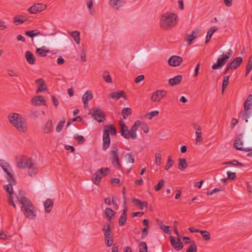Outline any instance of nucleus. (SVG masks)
I'll return each instance as SVG.
<instances>
[{
    "instance_id": "1",
    "label": "nucleus",
    "mask_w": 252,
    "mask_h": 252,
    "mask_svg": "<svg viewBox=\"0 0 252 252\" xmlns=\"http://www.w3.org/2000/svg\"><path fill=\"white\" fill-rule=\"evenodd\" d=\"M8 118L10 123L21 133H26L28 127L27 122L22 116L17 113H12L8 115Z\"/></svg>"
},
{
    "instance_id": "2",
    "label": "nucleus",
    "mask_w": 252,
    "mask_h": 252,
    "mask_svg": "<svg viewBox=\"0 0 252 252\" xmlns=\"http://www.w3.org/2000/svg\"><path fill=\"white\" fill-rule=\"evenodd\" d=\"M119 123L121 126L120 133L124 138L127 139L130 138L132 139H135L136 138V131L141 125L140 121H136L129 130L127 126L125 125L123 120L120 119L119 120Z\"/></svg>"
},
{
    "instance_id": "3",
    "label": "nucleus",
    "mask_w": 252,
    "mask_h": 252,
    "mask_svg": "<svg viewBox=\"0 0 252 252\" xmlns=\"http://www.w3.org/2000/svg\"><path fill=\"white\" fill-rule=\"evenodd\" d=\"M21 204L24 215L29 219H34L36 216V210L31 201L27 197H22Z\"/></svg>"
},
{
    "instance_id": "4",
    "label": "nucleus",
    "mask_w": 252,
    "mask_h": 252,
    "mask_svg": "<svg viewBox=\"0 0 252 252\" xmlns=\"http://www.w3.org/2000/svg\"><path fill=\"white\" fill-rule=\"evenodd\" d=\"M103 145L102 148L103 150H106L110 145V134L112 135L117 134V130L115 126L113 125H107L103 127Z\"/></svg>"
},
{
    "instance_id": "5",
    "label": "nucleus",
    "mask_w": 252,
    "mask_h": 252,
    "mask_svg": "<svg viewBox=\"0 0 252 252\" xmlns=\"http://www.w3.org/2000/svg\"><path fill=\"white\" fill-rule=\"evenodd\" d=\"M252 94H250L245 101L244 109L241 112V115L243 120H245L246 123L252 125V108L250 107L252 106Z\"/></svg>"
},
{
    "instance_id": "6",
    "label": "nucleus",
    "mask_w": 252,
    "mask_h": 252,
    "mask_svg": "<svg viewBox=\"0 0 252 252\" xmlns=\"http://www.w3.org/2000/svg\"><path fill=\"white\" fill-rule=\"evenodd\" d=\"M177 24V16L174 14H165L162 16L160 21L161 27L164 30H169Z\"/></svg>"
},
{
    "instance_id": "7",
    "label": "nucleus",
    "mask_w": 252,
    "mask_h": 252,
    "mask_svg": "<svg viewBox=\"0 0 252 252\" xmlns=\"http://www.w3.org/2000/svg\"><path fill=\"white\" fill-rule=\"evenodd\" d=\"M25 34L31 37L32 41H34L35 44L38 46L42 45L45 41V38L42 36L37 37L33 38L34 37L36 36L42 35V33L37 29L26 31Z\"/></svg>"
},
{
    "instance_id": "8",
    "label": "nucleus",
    "mask_w": 252,
    "mask_h": 252,
    "mask_svg": "<svg viewBox=\"0 0 252 252\" xmlns=\"http://www.w3.org/2000/svg\"><path fill=\"white\" fill-rule=\"evenodd\" d=\"M102 231L104 235V241L107 247H110L113 244V233L110 224L104 223L102 227Z\"/></svg>"
},
{
    "instance_id": "9",
    "label": "nucleus",
    "mask_w": 252,
    "mask_h": 252,
    "mask_svg": "<svg viewBox=\"0 0 252 252\" xmlns=\"http://www.w3.org/2000/svg\"><path fill=\"white\" fill-rule=\"evenodd\" d=\"M232 54V50L231 49H229L226 54H222L221 57L218 59L217 63L212 65V69H217L223 66L227 60L231 57Z\"/></svg>"
},
{
    "instance_id": "10",
    "label": "nucleus",
    "mask_w": 252,
    "mask_h": 252,
    "mask_svg": "<svg viewBox=\"0 0 252 252\" xmlns=\"http://www.w3.org/2000/svg\"><path fill=\"white\" fill-rule=\"evenodd\" d=\"M118 151L119 149L116 147H113L112 150L110 151V159L114 167L118 169H121L122 165L120 162Z\"/></svg>"
},
{
    "instance_id": "11",
    "label": "nucleus",
    "mask_w": 252,
    "mask_h": 252,
    "mask_svg": "<svg viewBox=\"0 0 252 252\" xmlns=\"http://www.w3.org/2000/svg\"><path fill=\"white\" fill-rule=\"evenodd\" d=\"M33 160L27 156H21L17 158V166L21 169L28 168L29 165H32Z\"/></svg>"
},
{
    "instance_id": "12",
    "label": "nucleus",
    "mask_w": 252,
    "mask_h": 252,
    "mask_svg": "<svg viewBox=\"0 0 252 252\" xmlns=\"http://www.w3.org/2000/svg\"><path fill=\"white\" fill-rule=\"evenodd\" d=\"M13 185H10V183H9L7 185H4L3 188L5 191L8 193L7 203L16 209V206L15 203H14V193L13 191L12 187Z\"/></svg>"
},
{
    "instance_id": "13",
    "label": "nucleus",
    "mask_w": 252,
    "mask_h": 252,
    "mask_svg": "<svg viewBox=\"0 0 252 252\" xmlns=\"http://www.w3.org/2000/svg\"><path fill=\"white\" fill-rule=\"evenodd\" d=\"M243 59L241 57H236L231 62L227 64V66L223 72V74H226L230 69H236L242 63Z\"/></svg>"
},
{
    "instance_id": "14",
    "label": "nucleus",
    "mask_w": 252,
    "mask_h": 252,
    "mask_svg": "<svg viewBox=\"0 0 252 252\" xmlns=\"http://www.w3.org/2000/svg\"><path fill=\"white\" fill-rule=\"evenodd\" d=\"M93 110H94L93 117L95 120L98 123H101L105 120V114L103 111L98 108H93Z\"/></svg>"
},
{
    "instance_id": "15",
    "label": "nucleus",
    "mask_w": 252,
    "mask_h": 252,
    "mask_svg": "<svg viewBox=\"0 0 252 252\" xmlns=\"http://www.w3.org/2000/svg\"><path fill=\"white\" fill-rule=\"evenodd\" d=\"M167 92L165 90H157L153 93L151 100L153 102H159L166 95Z\"/></svg>"
},
{
    "instance_id": "16",
    "label": "nucleus",
    "mask_w": 252,
    "mask_h": 252,
    "mask_svg": "<svg viewBox=\"0 0 252 252\" xmlns=\"http://www.w3.org/2000/svg\"><path fill=\"white\" fill-rule=\"evenodd\" d=\"M46 5L42 3H36L31 6L28 9V11L31 14H36L40 13L46 8Z\"/></svg>"
},
{
    "instance_id": "17",
    "label": "nucleus",
    "mask_w": 252,
    "mask_h": 252,
    "mask_svg": "<svg viewBox=\"0 0 252 252\" xmlns=\"http://www.w3.org/2000/svg\"><path fill=\"white\" fill-rule=\"evenodd\" d=\"M183 62V58L178 56H172L168 61L169 65L172 66H178L180 65Z\"/></svg>"
},
{
    "instance_id": "18",
    "label": "nucleus",
    "mask_w": 252,
    "mask_h": 252,
    "mask_svg": "<svg viewBox=\"0 0 252 252\" xmlns=\"http://www.w3.org/2000/svg\"><path fill=\"white\" fill-rule=\"evenodd\" d=\"M171 246L177 250H181L183 248L184 245L179 237H177L176 241L174 237L171 236L169 237Z\"/></svg>"
},
{
    "instance_id": "19",
    "label": "nucleus",
    "mask_w": 252,
    "mask_h": 252,
    "mask_svg": "<svg viewBox=\"0 0 252 252\" xmlns=\"http://www.w3.org/2000/svg\"><path fill=\"white\" fill-rule=\"evenodd\" d=\"M148 55V53L145 50H142L136 54L134 61L136 64H139L142 61L145 60Z\"/></svg>"
},
{
    "instance_id": "20",
    "label": "nucleus",
    "mask_w": 252,
    "mask_h": 252,
    "mask_svg": "<svg viewBox=\"0 0 252 252\" xmlns=\"http://www.w3.org/2000/svg\"><path fill=\"white\" fill-rule=\"evenodd\" d=\"M128 208L127 206H124V210L119 219V224L120 226H124L126 224L127 220V211Z\"/></svg>"
},
{
    "instance_id": "21",
    "label": "nucleus",
    "mask_w": 252,
    "mask_h": 252,
    "mask_svg": "<svg viewBox=\"0 0 252 252\" xmlns=\"http://www.w3.org/2000/svg\"><path fill=\"white\" fill-rule=\"evenodd\" d=\"M32 104L34 105H46V100L42 95H38L32 99Z\"/></svg>"
},
{
    "instance_id": "22",
    "label": "nucleus",
    "mask_w": 252,
    "mask_h": 252,
    "mask_svg": "<svg viewBox=\"0 0 252 252\" xmlns=\"http://www.w3.org/2000/svg\"><path fill=\"white\" fill-rule=\"evenodd\" d=\"M183 79L181 75H178L168 80L169 84L171 86H174L179 85Z\"/></svg>"
},
{
    "instance_id": "23",
    "label": "nucleus",
    "mask_w": 252,
    "mask_h": 252,
    "mask_svg": "<svg viewBox=\"0 0 252 252\" xmlns=\"http://www.w3.org/2000/svg\"><path fill=\"white\" fill-rule=\"evenodd\" d=\"M66 38L67 37L63 35H59L57 36L55 42V46L57 47L62 46Z\"/></svg>"
},
{
    "instance_id": "24",
    "label": "nucleus",
    "mask_w": 252,
    "mask_h": 252,
    "mask_svg": "<svg viewBox=\"0 0 252 252\" xmlns=\"http://www.w3.org/2000/svg\"><path fill=\"white\" fill-rule=\"evenodd\" d=\"M35 83L39 85L36 92L37 94L47 90V88L45 86L44 81L42 79L36 80Z\"/></svg>"
},
{
    "instance_id": "25",
    "label": "nucleus",
    "mask_w": 252,
    "mask_h": 252,
    "mask_svg": "<svg viewBox=\"0 0 252 252\" xmlns=\"http://www.w3.org/2000/svg\"><path fill=\"white\" fill-rule=\"evenodd\" d=\"M110 97L112 98L116 99V100L121 97H123L125 99H126V96L124 92L123 91L118 92H112L110 94Z\"/></svg>"
},
{
    "instance_id": "26",
    "label": "nucleus",
    "mask_w": 252,
    "mask_h": 252,
    "mask_svg": "<svg viewBox=\"0 0 252 252\" xmlns=\"http://www.w3.org/2000/svg\"><path fill=\"white\" fill-rule=\"evenodd\" d=\"M45 211L46 213H50L53 209L54 203L52 199H47L44 202Z\"/></svg>"
},
{
    "instance_id": "27",
    "label": "nucleus",
    "mask_w": 252,
    "mask_h": 252,
    "mask_svg": "<svg viewBox=\"0 0 252 252\" xmlns=\"http://www.w3.org/2000/svg\"><path fill=\"white\" fill-rule=\"evenodd\" d=\"M178 168L180 170H183L187 168L188 166V163L186 158H180L178 160Z\"/></svg>"
},
{
    "instance_id": "28",
    "label": "nucleus",
    "mask_w": 252,
    "mask_h": 252,
    "mask_svg": "<svg viewBox=\"0 0 252 252\" xmlns=\"http://www.w3.org/2000/svg\"><path fill=\"white\" fill-rule=\"evenodd\" d=\"M115 212L110 208H106L105 210V215L107 219L109 220L110 221L113 220L114 216H115Z\"/></svg>"
},
{
    "instance_id": "29",
    "label": "nucleus",
    "mask_w": 252,
    "mask_h": 252,
    "mask_svg": "<svg viewBox=\"0 0 252 252\" xmlns=\"http://www.w3.org/2000/svg\"><path fill=\"white\" fill-rule=\"evenodd\" d=\"M24 191L22 190H19L17 194L14 193V202L15 201L16 203L21 204L22 198L26 197V196H24Z\"/></svg>"
},
{
    "instance_id": "30",
    "label": "nucleus",
    "mask_w": 252,
    "mask_h": 252,
    "mask_svg": "<svg viewBox=\"0 0 252 252\" xmlns=\"http://www.w3.org/2000/svg\"><path fill=\"white\" fill-rule=\"evenodd\" d=\"M27 61L30 64H34L35 61V58L33 54L31 51H27L25 55Z\"/></svg>"
},
{
    "instance_id": "31",
    "label": "nucleus",
    "mask_w": 252,
    "mask_h": 252,
    "mask_svg": "<svg viewBox=\"0 0 252 252\" xmlns=\"http://www.w3.org/2000/svg\"><path fill=\"white\" fill-rule=\"evenodd\" d=\"M28 168V174L30 176H33L37 173L38 169L34 163L33 161L32 163V165H29Z\"/></svg>"
},
{
    "instance_id": "32",
    "label": "nucleus",
    "mask_w": 252,
    "mask_h": 252,
    "mask_svg": "<svg viewBox=\"0 0 252 252\" xmlns=\"http://www.w3.org/2000/svg\"><path fill=\"white\" fill-rule=\"evenodd\" d=\"M52 121L48 120L43 127L42 130L45 133H50L52 131Z\"/></svg>"
},
{
    "instance_id": "33",
    "label": "nucleus",
    "mask_w": 252,
    "mask_h": 252,
    "mask_svg": "<svg viewBox=\"0 0 252 252\" xmlns=\"http://www.w3.org/2000/svg\"><path fill=\"white\" fill-rule=\"evenodd\" d=\"M93 97V95L91 91H87L83 94L82 97V100L83 102L87 103V101L92 99Z\"/></svg>"
},
{
    "instance_id": "34",
    "label": "nucleus",
    "mask_w": 252,
    "mask_h": 252,
    "mask_svg": "<svg viewBox=\"0 0 252 252\" xmlns=\"http://www.w3.org/2000/svg\"><path fill=\"white\" fill-rule=\"evenodd\" d=\"M243 134H239L238 135V136L236 137L234 143V147L236 149V147L239 148L240 147L243 145Z\"/></svg>"
},
{
    "instance_id": "35",
    "label": "nucleus",
    "mask_w": 252,
    "mask_h": 252,
    "mask_svg": "<svg viewBox=\"0 0 252 252\" xmlns=\"http://www.w3.org/2000/svg\"><path fill=\"white\" fill-rule=\"evenodd\" d=\"M110 4L114 8L118 10L123 5V0H110Z\"/></svg>"
},
{
    "instance_id": "36",
    "label": "nucleus",
    "mask_w": 252,
    "mask_h": 252,
    "mask_svg": "<svg viewBox=\"0 0 252 252\" xmlns=\"http://www.w3.org/2000/svg\"><path fill=\"white\" fill-rule=\"evenodd\" d=\"M97 172H98V174L100 176H101V179L103 177H105L110 174V171L108 167H102L100 169L96 170Z\"/></svg>"
},
{
    "instance_id": "37",
    "label": "nucleus",
    "mask_w": 252,
    "mask_h": 252,
    "mask_svg": "<svg viewBox=\"0 0 252 252\" xmlns=\"http://www.w3.org/2000/svg\"><path fill=\"white\" fill-rule=\"evenodd\" d=\"M218 30V28L217 27H212L207 32V34L206 38L205 43H207L210 40L215 32H216Z\"/></svg>"
},
{
    "instance_id": "38",
    "label": "nucleus",
    "mask_w": 252,
    "mask_h": 252,
    "mask_svg": "<svg viewBox=\"0 0 252 252\" xmlns=\"http://www.w3.org/2000/svg\"><path fill=\"white\" fill-rule=\"evenodd\" d=\"M68 33L70 34L71 36H72L76 43L78 44L80 43V32L77 31H75L72 32H69Z\"/></svg>"
},
{
    "instance_id": "39",
    "label": "nucleus",
    "mask_w": 252,
    "mask_h": 252,
    "mask_svg": "<svg viewBox=\"0 0 252 252\" xmlns=\"http://www.w3.org/2000/svg\"><path fill=\"white\" fill-rule=\"evenodd\" d=\"M26 19H24V16L22 15H17L13 18V23L17 25L18 24H22L26 21Z\"/></svg>"
},
{
    "instance_id": "40",
    "label": "nucleus",
    "mask_w": 252,
    "mask_h": 252,
    "mask_svg": "<svg viewBox=\"0 0 252 252\" xmlns=\"http://www.w3.org/2000/svg\"><path fill=\"white\" fill-rule=\"evenodd\" d=\"M101 180V176H100V175L98 174V172H97L96 171L92 177V181L93 183L96 186H98Z\"/></svg>"
},
{
    "instance_id": "41",
    "label": "nucleus",
    "mask_w": 252,
    "mask_h": 252,
    "mask_svg": "<svg viewBox=\"0 0 252 252\" xmlns=\"http://www.w3.org/2000/svg\"><path fill=\"white\" fill-rule=\"evenodd\" d=\"M50 52L49 49H43L42 48H37L36 49V54L39 57H45L47 56V53Z\"/></svg>"
},
{
    "instance_id": "42",
    "label": "nucleus",
    "mask_w": 252,
    "mask_h": 252,
    "mask_svg": "<svg viewBox=\"0 0 252 252\" xmlns=\"http://www.w3.org/2000/svg\"><path fill=\"white\" fill-rule=\"evenodd\" d=\"M6 178L9 183H10V185H16V180L13 176L12 174L9 171L6 173Z\"/></svg>"
},
{
    "instance_id": "43",
    "label": "nucleus",
    "mask_w": 252,
    "mask_h": 252,
    "mask_svg": "<svg viewBox=\"0 0 252 252\" xmlns=\"http://www.w3.org/2000/svg\"><path fill=\"white\" fill-rule=\"evenodd\" d=\"M229 164H231L234 166H237L244 167L245 166L243 163H241V162H239L238 160H235V159L231 160V161L224 162L222 163V165H229Z\"/></svg>"
},
{
    "instance_id": "44",
    "label": "nucleus",
    "mask_w": 252,
    "mask_h": 252,
    "mask_svg": "<svg viewBox=\"0 0 252 252\" xmlns=\"http://www.w3.org/2000/svg\"><path fill=\"white\" fill-rule=\"evenodd\" d=\"M0 165L5 173L9 171L10 169V167L8 163L5 162L4 160H0Z\"/></svg>"
},
{
    "instance_id": "45",
    "label": "nucleus",
    "mask_w": 252,
    "mask_h": 252,
    "mask_svg": "<svg viewBox=\"0 0 252 252\" xmlns=\"http://www.w3.org/2000/svg\"><path fill=\"white\" fill-rule=\"evenodd\" d=\"M102 78L107 83H112V80L110 75L109 72L107 70L104 71L103 72V73L102 74Z\"/></svg>"
},
{
    "instance_id": "46",
    "label": "nucleus",
    "mask_w": 252,
    "mask_h": 252,
    "mask_svg": "<svg viewBox=\"0 0 252 252\" xmlns=\"http://www.w3.org/2000/svg\"><path fill=\"white\" fill-rule=\"evenodd\" d=\"M125 158L129 164H131L134 162V158L132 153L126 154L125 156Z\"/></svg>"
},
{
    "instance_id": "47",
    "label": "nucleus",
    "mask_w": 252,
    "mask_h": 252,
    "mask_svg": "<svg viewBox=\"0 0 252 252\" xmlns=\"http://www.w3.org/2000/svg\"><path fill=\"white\" fill-rule=\"evenodd\" d=\"M132 113V110L130 108L126 107L122 110V115L124 119H126L127 117L130 115Z\"/></svg>"
},
{
    "instance_id": "48",
    "label": "nucleus",
    "mask_w": 252,
    "mask_h": 252,
    "mask_svg": "<svg viewBox=\"0 0 252 252\" xmlns=\"http://www.w3.org/2000/svg\"><path fill=\"white\" fill-rule=\"evenodd\" d=\"M252 68V55L251 56L248 60V63L246 66V76H247L250 72Z\"/></svg>"
},
{
    "instance_id": "49",
    "label": "nucleus",
    "mask_w": 252,
    "mask_h": 252,
    "mask_svg": "<svg viewBox=\"0 0 252 252\" xmlns=\"http://www.w3.org/2000/svg\"><path fill=\"white\" fill-rule=\"evenodd\" d=\"M200 233L202 236V238L205 241H209L211 239V235L209 231L206 230H201Z\"/></svg>"
},
{
    "instance_id": "50",
    "label": "nucleus",
    "mask_w": 252,
    "mask_h": 252,
    "mask_svg": "<svg viewBox=\"0 0 252 252\" xmlns=\"http://www.w3.org/2000/svg\"><path fill=\"white\" fill-rule=\"evenodd\" d=\"M230 76H226L223 78V82L222 84V93H223L225 89L228 86L229 84V79L230 78Z\"/></svg>"
},
{
    "instance_id": "51",
    "label": "nucleus",
    "mask_w": 252,
    "mask_h": 252,
    "mask_svg": "<svg viewBox=\"0 0 252 252\" xmlns=\"http://www.w3.org/2000/svg\"><path fill=\"white\" fill-rule=\"evenodd\" d=\"M197 246L194 241L191 242V244L189 246L188 249L187 250L186 252H197Z\"/></svg>"
},
{
    "instance_id": "52",
    "label": "nucleus",
    "mask_w": 252,
    "mask_h": 252,
    "mask_svg": "<svg viewBox=\"0 0 252 252\" xmlns=\"http://www.w3.org/2000/svg\"><path fill=\"white\" fill-rule=\"evenodd\" d=\"M173 163L174 161L172 159L171 156H168L167 158V162L165 166V169L168 170L173 166Z\"/></svg>"
},
{
    "instance_id": "53",
    "label": "nucleus",
    "mask_w": 252,
    "mask_h": 252,
    "mask_svg": "<svg viewBox=\"0 0 252 252\" xmlns=\"http://www.w3.org/2000/svg\"><path fill=\"white\" fill-rule=\"evenodd\" d=\"M196 37V35L194 31L192 32L191 34L188 35V38L186 40L188 41V44L190 45L192 41Z\"/></svg>"
},
{
    "instance_id": "54",
    "label": "nucleus",
    "mask_w": 252,
    "mask_h": 252,
    "mask_svg": "<svg viewBox=\"0 0 252 252\" xmlns=\"http://www.w3.org/2000/svg\"><path fill=\"white\" fill-rule=\"evenodd\" d=\"M156 158V164L158 166H160L161 164V153L160 151H158L155 155Z\"/></svg>"
},
{
    "instance_id": "55",
    "label": "nucleus",
    "mask_w": 252,
    "mask_h": 252,
    "mask_svg": "<svg viewBox=\"0 0 252 252\" xmlns=\"http://www.w3.org/2000/svg\"><path fill=\"white\" fill-rule=\"evenodd\" d=\"M164 182L165 181L163 180H160L158 184L154 187L155 190L156 191L160 190L162 187L164 186Z\"/></svg>"
},
{
    "instance_id": "56",
    "label": "nucleus",
    "mask_w": 252,
    "mask_h": 252,
    "mask_svg": "<svg viewBox=\"0 0 252 252\" xmlns=\"http://www.w3.org/2000/svg\"><path fill=\"white\" fill-rule=\"evenodd\" d=\"M159 114V112L158 110H155L147 113L146 115V117L149 120H151L153 117L158 116Z\"/></svg>"
},
{
    "instance_id": "57",
    "label": "nucleus",
    "mask_w": 252,
    "mask_h": 252,
    "mask_svg": "<svg viewBox=\"0 0 252 252\" xmlns=\"http://www.w3.org/2000/svg\"><path fill=\"white\" fill-rule=\"evenodd\" d=\"M82 121V118L80 116H77L72 119H70L67 123V126H69L73 122L76 121L81 122Z\"/></svg>"
},
{
    "instance_id": "58",
    "label": "nucleus",
    "mask_w": 252,
    "mask_h": 252,
    "mask_svg": "<svg viewBox=\"0 0 252 252\" xmlns=\"http://www.w3.org/2000/svg\"><path fill=\"white\" fill-rule=\"evenodd\" d=\"M39 115H40V113H39V111L34 110V111H32L30 113V117L33 119H37V118H38V117L39 116Z\"/></svg>"
},
{
    "instance_id": "59",
    "label": "nucleus",
    "mask_w": 252,
    "mask_h": 252,
    "mask_svg": "<svg viewBox=\"0 0 252 252\" xmlns=\"http://www.w3.org/2000/svg\"><path fill=\"white\" fill-rule=\"evenodd\" d=\"M196 135V143H201L203 141V138L202 137V132L201 131H196L195 132Z\"/></svg>"
},
{
    "instance_id": "60",
    "label": "nucleus",
    "mask_w": 252,
    "mask_h": 252,
    "mask_svg": "<svg viewBox=\"0 0 252 252\" xmlns=\"http://www.w3.org/2000/svg\"><path fill=\"white\" fill-rule=\"evenodd\" d=\"M139 247L140 250L142 251V250H143V252H148L147 246L145 242H141L139 245Z\"/></svg>"
},
{
    "instance_id": "61",
    "label": "nucleus",
    "mask_w": 252,
    "mask_h": 252,
    "mask_svg": "<svg viewBox=\"0 0 252 252\" xmlns=\"http://www.w3.org/2000/svg\"><path fill=\"white\" fill-rule=\"evenodd\" d=\"M65 121L63 120L59 122L56 127V131L57 132H60L64 126Z\"/></svg>"
},
{
    "instance_id": "62",
    "label": "nucleus",
    "mask_w": 252,
    "mask_h": 252,
    "mask_svg": "<svg viewBox=\"0 0 252 252\" xmlns=\"http://www.w3.org/2000/svg\"><path fill=\"white\" fill-rule=\"evenodd\" d=\"M74 138L78 140V143L79 144H82L85 141V139L82 135L75 136Z\"/></svg>"
},
{
    "instance_id": "63",
    "label": "nucleus",
    "mask_w": 252,
    "mask_h": 252,
    "mask_svg": "<svg viewBox=\"0 0 252 252\" xmlns=\"http://www.w3.org/2000/svg\"><path fill=\"white\" fill-rule=\"evenodd\" d=\"M227 179H228V180H233L236 178V174L234 172L227 171Z\"/></svg>"
},
{
    "instance_id": "64",
    "label": "nucleus",
    "mask_w": 252,
    "mask_h": 252,
    "mask_svg": "<svg viewBox=\"0 0 252 252\" xmlns=\"http://www.w3.org/2000/svg\"><path fill=\"white\" fill-rule=\"evenodd\" d=\"M160 228L166 234H170L171 231L169 230V226L165 225H162L160 226Z\"/></svg>"
}]
</instances>
